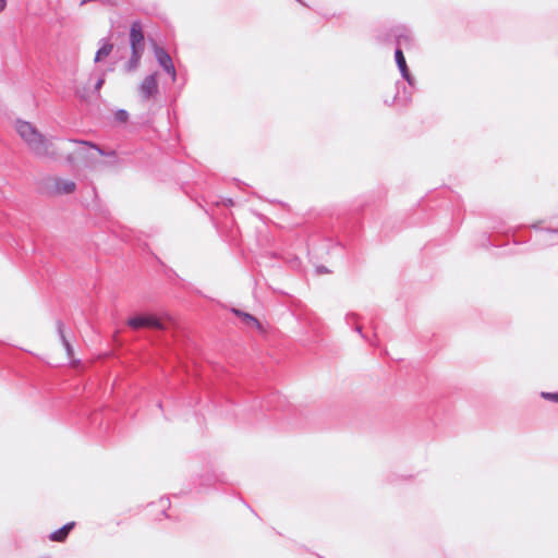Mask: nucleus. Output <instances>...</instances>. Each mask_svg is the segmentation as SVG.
Listing matches in <instances>:
<instances>
[{"label":"nucleus","instance_id":"nucleus-1","mask_svg":"<svg viewBox=\"0 0 558 558\" xmlns=\"http://www.w3.org/2000/svg\"><path fill=\"white\" fill-rule=\"evenodd\" d=\"M15 129L21 138L37 157L47 159L56 157L51 144L32 123L17 121Z\"/></svg>","mask_w":558,"mask_h":558},{"label":"nucleus","instance_id":"nucleus-2","mask_svg":"<svg viewBox=\"0 0 558 558\" xmlns=\"http://www.w3.org/2000/svg\"><path fill=\"white\" fill-rule=\"evenodd\" d=\"M68 160L70 162H88L102 151L94 144L84 141H71L66 145Z\"/></svg>","mask_w":558,"mask_h":558},{"label":"nucleus","instance_id":"nucleus-3","mask_svg":"<svg viewBox=\"0 0 558 558\" xmlns=\"http://www.w3.org/2000/svg\"><path fill=\"white\" fill-rule=\"evenodd\" d=\"M130 41H131V49H132V57L130 61L128 62V70L133 71L142 57L144 46V34L142 31V26L140 22H133L131 25L130 31Z\"/></svg>","mask_w":558,"mask_h":558},{"label":"nucleus","instance_id":"nucleus-4","mask_svg":"<svg viewBox=\"0 0 558 558\" xmlns=\"http://www.w3.org/2000/svg\"><path fill=\"white\" fill-rule=\"evenodd\" d=\"M126 324L133 330H138L142 328L159 330L166 329L162 318L155 314H140L132 316L128 319Z\"/></svg>","mask_w":558,"mask_h":558},{"label":"nucleus","instance_id":"nucleus-5","mask_svg":"<svg viewBox=\"0 0 558 558\" xmlns=\"http://www.w3.org/2000/svg\"><path fill=\"white\" fill-rule=\"evenodd\" d=\"M50 189L52 193L62 195L71 194L75 191L76 184L74 181L62 178H53L50 181Z\"/></svg>","mask_w":558,"mask_h":558},{"label":"nucleus","instance_id":"nucleus-6","mask_svg":"<svg viewBox=\"0 0 558 558\" xmlns=\"http://www.w3.org/2000/svg\"><path fill=\"white\" fill-rule=\"evenodd\" d=\"M155 56L163 70L169 73L173 80H175V69L171 57L162 48L159 47H155Z\"/></svg>","mask_w":558,"mask_h":558},{"label":"nucleus","instance_id":"nucleus-7","mask_svg":"<svg viewBox=\"0 0 558 558\" xmlns=\"http://www.w3.org/2000/svg\"><path fill=\"white\" fill-rule=\"evenodd\" d=\"M158 92V83L155 75H148L143 80L140 86V94L144 99H148Z\"/></svg>","mask_w":558,"mask_h":558},{"label":"nucleus","instance_id":"nucleus-8","mask_svg":"<svg viewBox=\"0 0 558 558\" xmlns=\"http://www.w3.org/2000/svg\"><path fill=\"white\" fill-rule=\"evenodd\" d=\"M74 525H75L74 522L66 523L61 529H59L50 534V537H49L50 541L63 542L68 537L70 531L74 527Z\"/></svg>","mask_w":558,"mask_h":558},{"label":"nucleus","instance_id":"nucleus-9","mask_svg":"<svg viewBox=\"0 0 558 558\" xmlns=\"http://www.w3.org/2000/svg\"><path fill=\"white\" fill-rule=\"evenodd\" d=\"M234 314L241 318V320L248 327L251 328H255V329H260L262 326L259 324V322L257 320V318H255L254 316H252L251 314L248 313H244L242 311H239V310H233Z\"/></svg>","mask_w":558,"mask_h":558},{"label":"nucleus","instance_id":"nucleus-10","mask_svg":"<svg viewBox=\"0 0 558 558\" xmlns=\"http://www.w3.org/2000/svg\"><path fill=\"white\" fill-rule=\"evenodd\" d=\"M396 62H397L398 68L400 69V71L402 73V76L408 82H411L410 74H409V69H408V65H407V62H405V58H404V54H403L402 50H400V49L396 50Z\"/></svg>","mask_w":558,"mask_h":558},{"label":"nucleus","instance_id":"nucleus-11","mask_svg":"<svg viewBox=\"0 0 558 558\" xmlns=\"http://www.w3.org/2000/svg\"><path fill=\"white\" fill-rule=\"evenodd\" d=\"M112 44H105L96 53L95 61L99 62L104 58L108 57L110 52L112 51Z\"/></svg>","mask_w":558,"mask_h":558},{"label":"nucleus","instance_id":"nucleus-12","mask_svg":"<svg viewBox=\"0 0 558 558\" xmlns=\"http://www.w3.org/2000/svg\"><path fill=\"white\" fill-rule=\"evenodd\" d=\"M116 118L120 122L124 123L128 120V113L125 111L121 110V111L117 112Z\"/></svg>","mask_w":558,"mask_h":558},{"label":"nucleus","instance_id":"nucleus-13","mask_svg":"<svg viewBox=\"0 0 558 558\" xmlns=\"http://www.w3.org/2000/svg\"><path fill=\"white\" fill-rule=\"evenodd\" d=\"M542 396L546 399H549V400H553V401H556L558 402V393H548V392H543Z\"/></svg>","mask_w":558,"mask_h":558},{"label":"nucleus","instance_id":"nucleus-14","mask_svg":"<svg viewBox=\"0 0 558 558\" xmlns=\"http://www.w3.org/2000/svg\"><path fill=\"white\" fill-rule=\"evenodd\" d=\"M61 338H62V341L64 343V347L66 349L68 354L71 355L72 354V348H71L70 343L66 341V339H65V337H64V335L62 332H61Z\"/></svg>","mask_w":558,"mask_h":558},{"label":"nucleus","instance_id":"nucleus-15","mask_svg":"<svg viewBox=\"0 0 558 558\" xmlns=\"http://www.w3.org/2000/svg\"><path fill=\"white\" fill-rule=\"evenodd\" d=\"M104 83H105V78H104V77H100V78L97 81V83H96V85H95V90H96L97 93L100 90V88L102 87Z\"/></svg>","mask_w":558,"mask_h":558},{"label":"nucleus","instance_id":"nucleus-16","mask_svg":"<svg viewBox=\"0 0 558 558\" xmlns=\"http://www.w3.org/2000/svg\"><path fill=\"white\" fill-rule=\"evenodd\" d=\"M5 5H7V1L0 0V12L4 10Z\"/></svg>","mask_w":558,"mask_h":558},{"label":"nucleus","instance_id":"nucleus-17","mask_svg":"<svg viewBox=\"0 0 558 558\" xmlns=\"http://www.w3.org/2000/svg\"><path fill=\"white\" fill-rule=\"evenodd\" d=\"M318 270H319V272H328V270L325 267H322Z\"/></svg>","mask_w":558,"mask_h":558}]
</instances>
